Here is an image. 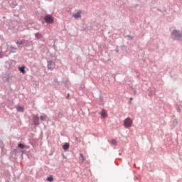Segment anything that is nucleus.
I'll return each instance as SVG.
<instances>
[{
  "label": "nucleus",
  "instance_id": "ddd939ff",
  "mask_svg": "<svg viewBox=\"0 0 182 182\" xmlns=\"http://www.w3.org/2000/svg\"><path fill=\"white\" fill-rule=\"evenodd\" d=\"M18 112H23V107H17Z\"/></svg>",
  "mask_w": 182,
  "mask_h": 182
},
{
  "label": "nucleus",
  "instance_id": "39448f33",
  "mask_svg": "<svg viewBox=\"0 0 182 182\" xmlns=\"http://www.w3.org/2000/svg\"><path fill=\"white\" fill-rule=\"evenodd\" d=\"M101 117H102V119H106V117H107V112H106V110L102 109L101 111Z\"/></svg>",
  "mask_w": 182,
  "mask_h": 182
},
{
  "label": "nucleus",
  "instance_id": "1a4fd4ad",
  "mask_svg": "<svg viewBox=\"0 0 182 182\" xmlns=\"http://www.w3.org/2000/svg\"><path fill=\"white\" fill-rule=\"evenodd\" d=\"M19 70H20L21 73H23V75H25V73H26L25 71V67L24 66H22L21 68H19Z\"/></svg>",
  "mask_w": 182,
  "mask_h": 182
},
{
  "label": "nucleus",
  "instance_id": "7ed1b4c3",
  "mask_svg": "<svg viewBox=\"0 0 182 182\" xmlns=\"http://www.w3.org/2000/svg\"><path fill=\"white\" fill-rule=\"evenodd\" d=\"M172 35L175 37V39H180V38H182V33H180V31H178L177 30H174L172 33Z\"/></svg>",
  "mask_w": 182,
  "mask_h": 182
},
{
  "label": "nucleus",
  "instance_id": "4468645a",
  "mask_svg": "<svg viewBox=\"0 0 182 182\" xmlns=\"http://www.w3.org/2000/svg\"><path fill=\"white\" fill-rule=\"evenodd\" d=\"M22 44H23V41L16 42V45H18V46H21V45H22Z\"/></svg>",
  "mask_w": 182,
  "mask_h": 182
},
{
  "label": "nucleus",
  "instance_id": "2eb2a0df",
  "mask_svg": "<svg viewBox=\"0 0 182 182\" xmlns=\"http://www.w3.org/2000/svg\"><path fill=\"white\" fill-rule=\"evenodd\" d=\"M47 181H53V178L52 176H50V177L47 178Z\"/></svg>",
  "mask_w": 182,
  "mask_h": 182
},
{
  "label": "nucleus",
  "instance_id": "423d86ee",
  "mask_svg": "<svg viewBox=\"0 0 182 182\" xmlns=\"http://www.w3.org/2000/svg\"><path fill=\"white\" fill-rule=\"evenodd\" d=\"M80 14H82L81 11H78L75 15H74V18L75 19H77V18H80Z\"/></svg>",
  "mask_w": 182,
  "mask_h": 182
},
{
  "label": "nucleus",
  "instance_id": "dca6fc26",
  "mask_svg": "<svg viewBox=\"0 0 182 182\" xmlns=\"http://www.w3.org/2000/svg\"><path fill=\"white\" fill-rule=\"evenodd\" d=\"M111 144H112V146H116V144H117L116 141L112 140V141H111Z\"/></svg>",
  "mask_w": 182,
  "mask_h": 182
},
{
  "label": "nucleus",
  "instance_id": "f8f14e48",
  "mask_svg": "<svg viewBox=\"0 0 182 182\" xmlns=\"http://www.w3.org/2000/svg\"><path fill=\"white\" fill-rule=\"evenodd\" d=\"M10 50L12 53H15L16 52V48L14 47H10Z\"/></svg>",
  "mask_w": 182,
  "mask_h": 182
},
{
  "label": "nucleus",
  "instance_id": "9d476101",
  "mask_svg": "<svg viewBox=\"0 0 182 182\" xmlns=\"http://www.w3.org/2000/svg\"><path fill=\"white\" fill-rule=\"evenodd\" d=\"M46 117H47L46 114H43L40 117V119H41V120H42V122H43V121L46 120Z\"/></svg>",
  "mask_w": 182,
  "mask_h": 182
},
{
  "label": "nucleus",
  "instance_id": "20e7f679",
  "mask_svg": "<svg viewBox=\"0 0 182 182\" xmlns=\"http://www.w3.org/2000/svg\"><path fill=\"white\" fill-rule=\"evenodd\" d=\"M33 123L36 126H38L39 124V117H38V116L34 115L33 117Z\"/></svg>",
  "mask_w": 182,
  "mask_h": 182
},
{
  "label": "nucleus",
  "instance_id": "f257e3e1",
  "mask_svg": "<svg viewBox=\"0 0 182 182\" xmlns=\"http://www.w3.org/2000/svg\"><path fill=\"white\" fill-rule=\"evenodd\" d=\"M133 124V120L130 117H128L125 119L124 121V126L126 129H128V127H132V125Z\"/></svg>",
  "mask_w": 182,
  "mask_h": 182
},
{
  "label": "nucleus",
  "instance_id": "a211bd4d",
  "mask_svg": "<svg viewBox=\"0 0 182 182\" xmlns=\"http://www.w3.org/2000/svg\"><path fill=\"white\" fill-rule=\"evenodd\" d=\"M131 99V100H133V98H130Z\"/></svg>",
  "mask_w": 182,
  "mask_h": 182
},
{
  "label": "nucleus",
  "instance_id": "6e6552de",
  "mask_svg": "<svg viewBox=\"0 0 182 182\" xmlns=\"http://www.w3.org/2000/svg\"><path fill=\"white\" fill-rule=\"evenodd\" d=\"M80 160L81 161V163H85V160H86V159L85 158V156H83V154H80Z\"/></svg>",
  "mask_w": 182,
  "mask_h": 182
},
{
  "label": "nucleus",
  "instance_id": "f3484780",
  "mask_svg": "<svg viewBox=\"0 0 182 182\" xmlns=\"http://www.w3.org/2000/svg\"><path fill=\"white\" fill-rule=\"evenodd\" d=\"M18 147H19L20 149H23L24 146H23V144H18Z\"/></svg>",
  "mask_w": 182,
  "mask_h": 182
},
{
  "label": "nucleus",
  "instance_id": "f03ea898",
  "mask_svg": "<svg viewBox=\"0 0 182 182\" xmlns=\"http://www.w3.org/2000/svg\"><path fill=\"white\" fill-rule=\"evenodd\" d=\"M44 21L47 23H53V17L48 14L44 17Z\"/></svg>",
  "mask_w": 182,
  "mask_h": 182
},
{
  "label": "nucleus",
  "instance_id": "0eeeda50",
  "mask_svg": "<svg viewBox=\"0 0 182 182\" xmlns=\"http://www.w3.org/2000/svg\"><path fill=\"white\" fill-rule=\"evenodd\" d=\"M70 147L69 143H65L63 146V150H68Z\"/></svg>",
  "mask_w": 182,
  "mask_h": 182
},
{
  "label": "nucleus",
  "instance_id": "9b49d317",
  "mask_svg": "<svg viewBox=\"0 0 182 182\" xmlns=\"http://www.w3.org/2000/svg\"><path fill=\"white\" fill-rule=\"evenodd\" d=\"M36 38H37V39H41V38H42V34H41L40 33H36Z\"/></svg>",
  "mask_w": 182,
  "mask_h": 182
}]
</instances>
